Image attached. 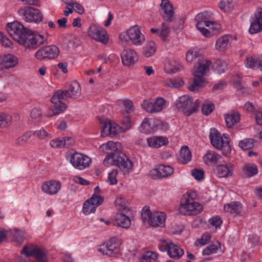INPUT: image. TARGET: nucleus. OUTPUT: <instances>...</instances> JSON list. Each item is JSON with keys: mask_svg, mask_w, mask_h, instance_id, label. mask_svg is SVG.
Masks as SVG:
<instances>
[{"mask_svg": "<svg viewBox=\"0 0 262 262\" xmlns=\"http://www.w3.org/2000/svg\"><path fill=\"white\" fill-rule=\"evenodd\" d=\"M211 64V62L209 60H204L199 62L198 67L193 73L194 79L192 83L188 87L189 91L195 92L203 86L205 82L204 76L209 71Z\"/></svg>", "mask_w": 262, "mask_h": 262, "instance_id": "1", "label": "nucleus"}, {"mask_svg": "<svg viewBox=\"0 0 262 262\" xmlns=\"http://www.w3.org/2000/svg\"><path fill=\"white\" fill-rule=\"evenodd\" d=\"M209 137L211 145L215 148L221 150L224 156L229 155L231 151L230 141L225 134L223 138L219 131L215 128H211L210 129Z\"/></svg>", "mask_w": 262, "mask_h": 262, "instance_id": "2", "label": "nucleus"}, {"mask_svg": "<svg viewBox=\"0 0 262 262\" xmlns=\"http://www.w3.org/2000/svg\"><path fill=\"white\" fill-rule=\"evenodd\" d=\"M103 164L106 166L115 165L124 171H128L133 166L132 162L124 154L120 152L118 154L111 155V157L106 156Z\"/></svg>", "mask_w": 262, "mask_h": 262, "instance_id": "3", "label": "nucleus"}, {"mask_svg": "<svg viewBox=\"0 0 262 262\" xmlns=\"http://www.w3.org/2000/svg\"><path fill=\"white\" fill-rule=\"evenodd\" d=\"M62 90H59L52 96L51 102L52 104L46 115L48 117H51L58 115L67 108V105L63 102L66 98L63 95Z\"/></svg>", "mask_w": 262, "mask_h": 262, "instance_id": "4", "label": "nucleus"}, {"mask_svg": "<svg viewBox=\"0 0 262 262\" xmlns=\"http://www.w3.org/2000/svg\"><path fill=\"white\" fill-rule=\"evenodd\" d=\"M30 30L29 29L26 28L23 24L17 21L8 23L7 25L8 33L19 44L21 42H24V37L27 34V32Z\"/></svg>", "mask_w": 262, "mask_h": 262, "instance_id": "5", "label": "nucleus"}, {"mask_svg": "<svg viewBox=\"0 0 262 262\" xmlns=\"http://www.w3.org/2000/svg\"><path fill=\"white\" fill-rule=\"evenodd\" d=\"M24 40V42H21L20 44L30 50H35L41 45L48 43L47 38L43 35L34 34L31 30L27 32Z\"/></svg>", "mask_w": 262, "mask_h": 262, "instance_id": "6", "label": "nucleus"}, {"mask_svg": "<svg viewBox=\"0 0 262 262\" xmlns=\"http://www.w3.org/2000/svg\"><path fill=\"white\" fill-rule=\"evenodd\" d=\"M202 210V205L198 202L189 199H182L179 209L180 213L185 215L198 214Z\"/></svg>", "mask_w": 262, "mask_h": 262, "instance_id": "7", "label": "nucleus"}, {"mask_svg": "<svg viewBox=\"0 0 262 262\" xmlns=\"http://www.w3.org/2000/svg\"><path fill=\"white\" fill-rule=\"evenodd\" d=\"M18 13L23 19L28 23H38L42 20V15L40 11L32 7H25L20 9Z\"/></svg>", "mask_w": 262, "mask_h": 262, "instance_id": "8", "label": "nucleus"}, {"mask_svg": "<svg viewBox=\"0 0 262 262\" xmlns=\"http://www.w3.org/2000/svg\"><path fill=\"white\" fill-rule=\"evenodd\" d=\"M120 244L118 238L113 237L101 245L98 250L103 255L112 257L116 256L119 252Z\"/></svg>", "mask_w": 262, "mask_h": 262, "instance_id": "9", "label": "nucleus"}, {"mask_svg": "<svg viewBox=\"0 0 262 262\" xmlns=\"http://www.w3.org/2000/svg\"><path fill=\"white\" fill-rule=\"evenodd\" d=\"M103 198L100 195L93 194L91 198L86 200L82 207V211L85 215H89L95 213L96 208L103 202Z\"/></svg>", "mask_w": 262, "mask_h": 262, "instance_id": "10", "label": "nucleus"}, {"mask_svg": "<svg viewBox=\"0 0 262 262\" xmlns=\"http://www.w3.org/2000/svg\"><path fill=\"white\" fill-rule=\"evenodd\" d=\"M70 162L77 169L83 170L89 167L92 162L88 156L78 152H75L71 157Z\"/></svg>", "mask_w": 262, "mask_h": 262, "instance_id": "11", "label": "nucleus"}, {"mask_svg": "<svg viewBox=\"0 0 262 262\" xmlns=\"http://www.w3.org/2000/svg\"><path fill=\"white\" fill-rule=\"evenodd\" d=\"M59 53L58 48L55 46H48L39 49L35 54V57L42 60L46 58L54 59Z\"/></svg>", "mask_w": 262, "mask_h": 262, "instance_id": "12", "label": "nucleus"}, {"mask_svg": "<svg viewBox=\"0 0 262 262\" xmlns=\"http://www.w3.org/2000/svg\"><path fill=\"white\" fill-rule=\"evenodd\" d=\"M176 106L181 110L186 116H189L195 112V106H192V98L188 95H184L179 98L176 101Z\"/></svg>", "mask_w": 262, "mask_h": 262, "instance_id": "13", "label": "nucleus"}, {"mask_svg": "<svg viewBox=\"0 0 262 262\" xmlns=\"http://www.w3.org/2000/svg\"><path fill=\"white\" fill-rule=\"evenodd\" d=\"M89 34L92 38L106 44L108 38L106 31L101 27L95 25H91L89 28Z\"/></svg>", "mask_w": 262, "mask_h": 262, "instance_id": "14", "label": "nucleus"}, {"mask_svg": "<svg viewBox=\"0 0 262 262\" xmlns=\"http://www.w3.org/2000/svg\"><path fill=\"white\" fill-rule=\"evenodd\" d=\"M213 14L211 12L205 11L198 13L195 17L194 20L197 23L204 24L205 27H209L212 26V28L220 29V25L216 21L212 20Z\"/></svg>", "mask_w": 262, "mask_h": 262, "instance_id": "15", "label": "nucleus"}, {"mask_svg": "<svg viewBox=\"0 0 262 262\" xmlns=\"http://www.w3.org/2000/svg\"><path fill=\"white\" fill-rule=\"evenodd\" d=\"M262 31V8H257L253 16L250 18V26L249 32L253 34Z\"/></svg>", "mask_w": 262, "mask_h": 262, "instance_id": "16", "label": "nucleus"}, {"mask_svg": "<svg viewBox=\"0 0 262 262\" xmlns=\"http://www.w3.org/2000/svg\"><path fill=\"white\" fill-rule=\"evenodd\" d=\"M174 172L173 168L170 165L161 164L150 170V173L154 179L167 178Z\"/></svg>", "mask_w": 262, "mask_h": 262, "instance_id": "17", "label": "nucleus"}, {"mask_svg": "<svg viewBox=\"0 0 262 262\" xmlns=\"http://www.w3.org/2000/svg\"><path fill=\"white\" fill-rule=\"evenodd\" d=\"M126 34L133 44L136 46L141 45L145 40L144 35L137 26L130 27L126 31Z\"/></svg>", "mask_w": 262, "mask_h": 262, "instance_id": "18", "label": "nucleus"}, {"mask_svg": "<svg viewBox=\"0 0 262 262\" xmlns=\"http://www.w3.org/2000/svg\"><path fill=\"white\" fill-rule=\"evenodd\" d=\"M204 163L209 166H214L224 162L221 155L213 150H208L203 157Z\"/></svg>", "mask_w": 262, "mask_h": 262, "instance_id": "19", "label": "nucleus"}, {"mask_svg": "<svg viewBox=\"0 0 262 262\" xmlns=\"http://www.w3.org/2000/svg\"><path fill=\"white\" fill-rule=\"evenodd\" d=\"M60 188L61 183L55 180L46 181L41 186L42 191L51 195L57 193Z\"/></svg>", "mask_w": 262, "mask_h": 262, "instance_id": "20", "label": "nucleus"}, {"mask_svg": "<svg viewBox=\"0 0 262 262\" xmlns=\"http://www.w3.org/2000/svg\"><path fill=\"white\" fill-rule=\"evenodd\" d=\"M121 58L124 65L129 66L135 63L137 59V53L133 49H124L121 53Z\"/></svg>", "mask_w": 262, "mask_h": 262, "instance_id": "21", "label": "nucleus"}, {"mask_svg": "<svg viewBox=\"0 0 262 262\" xmlns=\"http://www.w3.org/2000/svg\"><path fill=\"white\" fill-rule=\"evenodd\" d=\"M18 64V59L16 56L11 54L4 56L0 59V71L15 67Z\"/></svg>", "mask_w": 262, "mask_h": 262, "instance_id": "22", "label": "nucleus"}, {"mask_svg": "<svg viewBox=\"0 0 262 262\" xmlns=\"http://www.w3.org/2000/svg\"><path fill=\"white\" fill-rule=\"evenodd\" d=\"M66 98L77 99L81 95L80 86L77 81L72 82L69 86L68 90L62 91Z\"/></svg>", "mask_w": 262, "mask_h": 262, "instance_id": "23", "label": "nucleus"}, {"mask_svg": "<svg viewBox=\"0 0 262 262\" xmlns=\"http://www.w3.org/2000/svg\"><path fill=\"white\" fill-rule=\"evenodd\" d=\"M160 6L164 12V19L166 21H171L174 13L172 4L168 0H161Z\"/></svg>", "mask_w": 262, "mask_h": 262, "instance_id": "24", "label": "nucleus"}, {"mask_svg": "<svg viewBox=\"0 0 262 262\" xmlns=\"http://www.w3.org/2000/svg\"><path fill=\"white\" fill-rule=\"evenodd\" d=\"M233 165L231 163L219 164L216 166V171L219 177L226 178L232 174Z\"/></svg>", "mask_w": 262, "mask_h": 262, "instance_id": "25", "label": "nucleus"}, {"mask_svg": "<svg viewBox=\"0 0 262 262\" xmlns=\"http://www.w3.org/2000/svg\"><path fill=\"white\" fill-rule=\"evenodd\" d=\"M166 215L162 212H154L151 215L150 225L152 227H163L165 225Z\"/></svg>", "mask_w": 262, "mask_h": 262, "instance_id": "26", "label": "nucleus"}, {"mask_svg": "<svg viewBox=\"0 0 262 262\" xmlns=\"http://www.w3.org/2000/svg\"><path fill=\"white\" fill-rule=\"evenodd\" d=\"M224 210L234 215H242V204L239 202H232L224 205Z\"/></svg>", "mask_w": 262, "mask_h": 262, "instance_id": "27", "label": "nucleus"}, {"mask_svg": "<svg viewBox=\"0 0 262 262\" xmlns=\"http://www.w3.org/2000/svg\"><path fill=\"white\" fill-rule=\"evenodd\" d=\"M184 254V250L179 245L171 242L169 246L168 255L174 259H180Z\"/></svg>", "mask_w": 262, "mask_h": 262, "instance_id": "28", "label": "nucleus"}, {"mask_svg": "<svg viewBox=\"0 0 262 262\" xmlns=\"http://www.w3.org/2000/svg\"><path fill=\"white\" fill-rule=\"evenodd\" d=\"M114 224L118 227L127 228L129 227L131 225V221L130 218L124 213H118L116 215L115 223Z\"/></svg>", "mask_w": 262, "mask_h": 262, "instance_id": "29", "label": "nucleus"}, {"mask_svg": "<svg viewBox=\"0 0 262 262\" xmlns=\"http://www.w3.org/2000/svg\"><path fill=\"white\" fill-rule=\"evenodd\" d=\"M258 172L257 166L254 163H247L242 167V175L244 178H250Z\"/></svg>", "mask_w": 262, "mask_h": 262, "instance_id": "30", "label": "nucleus"}, {"mask_svg": "<svg viewBox=\"0 0 262 262\" xmlns=\"http://www.w3.org/2000/svg\"><path fill=\"white\" fill-rule=\"evenodd\" d=\"M147 142L149 146L154 148H159L162 146L166 145L168 141L166 137H153L147 138Z\"/></svg>", "mask_w": 262, "mask_h": 262, "instance_id": "31", "label": "nucleus"}, {"mask_svg": "<svg viewBox=\"0 0 262 262\" xmlns=\"http://www.w3.org/2000/svg\"><path fill=\"white\" fill-rule=\"evenodd\" d=\"M121 143L114 141H108L105 144L106 150L108 153L106 156H110L113 154H118L121 152Z\"/></svg>", "mask_w": 262, "mask_h": 262, "instance_id": "32", "label": "nucleus"}, {"mask_svg": "<svg viewBox=\"0 0 262 262\" xmlns=\"http://www.w3.org/2000/svg\"><path fill=\"white\" fill-rule=\"evenodd\" d=\"M191 159V153L187 146H182L178 158L180 162L187 164Z\"/></svg>", "mask_w": 262, "mask_h": 262, "instance_id": "33", "label": "nucleus"}, {"mask_svg": "<svg viewBox=\"0 0 262 262\" xmlns=\"http://www.w3.org/2000/svg\"><path fill=\"white\" fill-rule=\"evenodd\" d=\"M226 125L228 127H232L234 125L240 120V115L238 113L226 114L224 115Z\"/></svg>", "mask_w": 262, "mask_h": 262, "instance_id": "34", "label": "nucleus"}, {"mask_svg": "<svg viewBox=\"0 0 262 262\" xmlns=\"http://www.w3.org/2000/svg\"><path fill=\"white\" fill-rule=\"evenodd\" d=\"M230 38L228 35H224L219 38L215 43L216 49L219 50H224L227 47Z\"/></svg>", "mask_w": 262, "mask_h": 262, "instance_id": "35", "label": "nucleus"}, {"mask_svg": "<svg viewBox=\"0 0 262 262\" xmlns=\"http://www.w3.org/2000/svg\"><path fill=\"white\" fill-rule=\"evenodd\" d=\"M12 123V116L7 114L0 112V127H5L10 126Z\"/></svg>", "mask_w": 262, "mask_h": 262, "instance_id": "36", "label": "nucleus"}, {"mask_svg": "<svg viewBox=\"0 0 262 262\" xmlns=\"http://www.w3.org/2000/svg\"><path fill=\"white\" fill-rule=\"evenodd\" d=\"M157 258L156 253L151 251H147L142 254L140 257V262H154Z\"/></svg>", "mask_w": 262, "mask_h": 262, "instance_id": "37", "label": "nucleus"}, {"mask_svg": "<svg viewBox=\"0 0 262 262\" xmlns=\"http://www.w3.org/2000/svg\"><path fill=\"white\" fill-rule=\"evenodd\" d=\"M32 132V136L36 135L37 138L41 140H44L48 138H51V134L43 127L41 128L39 130Z\"/></svg>", "mask_w": 262, "mask_h": 262, "instance_id": "38", "label": "nucleus"}, {"mask_svg": "<svg viewBox=\"0 0 262 262\" xmlns=\"http://www.w3.org/2000/svg\"><path fill=\"white\" fill-rule=\"evenodd\" d=\"M32 136V132L29 131L26 132L22 136L18 137L15 140V144L17 146L23 145L25 144L29 139Z\"/></svg>", "mask_w": 262, "mask_h": 262, "instance_id": "39", "label": "nucleus"}, {"mask_svg": "<svg viewBox=\"0 0 262 262\" xmlns=\"http://www.w3.org/2000/svg\"><path fill=\"white\" fill-rule=\"evenodd\" d=\"M101 136L105 137L110 135L111 122L110 120L101 122Z\"/></svg>", "mask_w": 262, "mask_h": 262, "instance_id": "40", "label": "nucleus"}, {"mask_svg": "<svg viewBox=\"0 0 262 262\" xmlns=\"http://www.w3.org/2000/svg\"><path fill=\"white\" fill-rule=\"evenodd\" d=\"M154 103V113H158L161 111L165 106L166 101L161 97H158Z\"/></svg>", "mask_w": 262, "mask_h": 262, "instance_id": "41", "label": "nucleus"}, {"mask_svg": "<svg viewBox=\"0 0 262 262\" xmlns=\"http://www.w3.org/2000/svg\"><path fill=\"white\" fill-rule=\"evenodd\" d=\"M220 247L221 244L219 242H217L216 244H211L206 247V248L203 250L202 254L204 255H209L216 253L219 248Z\"/></svg>", "mask_w": 262, "mask_h": 262, "instance_id": "42", "label": "nucleus"}, {"mask_svg": "<svg viewBox=\"0 0 262 262\" xmlns=\"http://www.w3.org/2000/svg\"><path fill=\"white\" fill-rule=\"evenodd\" d=\"M115 205L120 211L126 213L129 211V209L125 202V200L122 198H118L115 201Z\"/></svg>", "mask_w": 262, "mask_h": 262, "instance_id": "43", "label": "nucleus"}, {"mask_svg": "<svg viewBox=\"0 0 262 262\" xmlns=\"http://www.w3.org/2000/svg\"><path fill=\"white\" fill-rule=\"evenodd\" d=\"M258 59L259 58L256 56L248 57L245 61V66L247 68L252 69L253 70L256 69Z\"/></svg>", "mask_w": 262, "mask_h": 262, "instance_id": "44", "label": "nucleus"}, {"mask_svg": "<svg viewBox=\"0 0 262 262\" xmlns=\"http://www.w3.org/2000/svg\"><path fill=\"white\" fill-rule=\"evenodd\" d=\"M152 212L150 211L148 207L145 206L141 212V219L144 223L147 222L150 225L151 220Z\"/></svg>", "mask_w": 262, "mask_h": 262, "instance_id": "45", "label": "nucleus"}, {"mask_svg": "<svg viewBox=\"0 0 262 262\" xmlns=\"http://www.w3.org/2000/svg\"><path fill=\"white\" fill-rule=\"evenodd\" d=\"M118 174V171L117 169H113L108 173L106 182L111 185L117 184L118 182V180L117 179Z\"/></svg>", "mask_w": 262, "mask_h": 262, "instance_id": "46", "label": "nucleus"}, {"mask_svg": "<svg viewBox=\"0 0 262 262\" xmlns=\"http://www.w3.org/2000/svg\"><path fill=\"white\" fill-rule=\"evenodd\" d=\"M219 7L225 12L229 11L233 8L232 0H221L219 3Z\"/></svg>", "mask_w": 262, "mask_h": 262, "instance_id": "47", "label": "nucleus"}, {"mask_svg": "<svg viewBox=\"0 0 262 262\" xmlns=\"http://www.w3.org/2000/svg\"><path fill=\"white\" fill-rule=\"evenodd\" d=\"M26 233L24 231L16 230L14 234V241L16 245L19 246L24 242Z\"/></svg>", "mask_w": 262, "mask_h": 262, "instance_id": "48", "label": "nucleus"}, {"mask_svg": "<svg viewBox=\"0 0 262 262\" xmlns=\"http://www.w3.org/2000/svg\"><path fill=\"white\" fill-rule=\"evenodd\" d=\"M239 146L243 150L251 149L254 146V140L251 138L245 139L239 142Z\"/></svg>", "mask_w": 262, "mask_h": 262, "instance_id": "49", "label": "nucleus"}, {"mask_svg": "<svg viewBox=\"0 0 262 262\" xmlns=\"http://www.w3.org/2000/svg\"><path fill=\"white\" fill-rule=\"evenodd\" d=\"M199 55L196 50L190 49L186 53V59L188 62H192L198 57Z\"/></svg>", "mask_w": 262, "mask_h": 262, "instance_id": "50", "label": "nucleus"}, {"mask_svg": "<svg viewBox=\"0 0 262 262\" xmlns=\"http://www.w3.org/2000/svg\"><path fill=\"white\" fill-rule=\"evenodd\" d=\"M179 64L174 61H170L165 65V70L167 72L174 73L178 71Z\"/></svg>", "mask_w": 262, "mask_h": 262, "instance_id": "51", "label": "nucleus"}, {"mask_svg": "<svg viewBox=\"0 0 262 262\" xmlns=\"http://www.w3.org/2000/svg\"><path fill=\"white\" fill-rule=\"evenodd\" d=\"M214 105L212 103L205 102L202 106V112L203 115L207 116L214 110Z\"/></svg>", "mask_w": 262, "mask_h": 262, "instance_id": "52", "label": "nucleus"}, {"mask_svg": "<svg viewBox=\"0 0 262 262\" xmlns=\"http://www.w3.org/2000/svg\"><path fill=\"white\" fill-rule=\"evenodd\" d=\"M156 51V46L154 42H150L143 51V54L146 57L152 56Z\"/></svg>", "mask_w": 262, "mask_h": 262, "instance_id": "53", "label": "nucleus"}, {"mask_svg": "<svg viewBox=\"0 0 262 262\" xmlns=\"http://www.w3.org/2000/svg\"><path fill=\"white\" fill-rule=\"evenodd\" d=\"M162 29L161 31H159V36L163 40H166L168 36V34L170 32V29L168 26L163 23L162 24Z\"/></svg>", "mask_w": 262, "mask_h": 262, "instance_id": "54", "label": "nucleus"}, {"mask_svg": "<svg viewBox=\"0 0 262 262\" xmlns=\"http://www.w3.org/2000/svg\"><path fill=\"white\" fill-rule=\"evenodd\" d=\"M68 5L71 7L73 10H74L75 11H76L77 13L80 14H82L83 13H84V9L83 7V6L78 3L77 2H70Z\"/></svg>", "mask_w": 262, "mask_h": 262, "instance_id": "55", "label": "nucleus"}, {"mask_svg": "<svg viewBox=\"0 0 262 262\" xmlns=\"http://www.w3.org/2000/svg\"><path fill=\"white\" fill-rule=\"evenodd\" d=\"M142 108L147 112L154 113V103L149 100H144L141 104Z\"/></svg>", "mask_w": 262, "mask_h": 262, "instance_id": "56", "label": "nucleus"}, {"mask_svg": "<svg viewBox=\"0 0 262 262\" xmlns=\"http://www.w3.org/2000/svg\"><path fill=\"white\" fill-rule=\"evenodd\" d=\"M195 26L197 29L199 30L205 37H209L212 35V33L205 28V25L204 24L196 23Z\"/></svg>", "mask_w": 262, "mask_h": 262, "instance_id": "57", "label": "nucleus"}, {"mask_svg": "<svg viewBox=\"0 0 262 262\" xmlns=\"http://www.w3.org/2000/svg\"><path fill=\"white\" fill-rule=\"evenodd\" d=\"M41 111L38 108H34L30 113V117L33 120L39 121L41 117Z\"/></svg>", "mask_w": 262, "mask_h": 262, "instance_id": "58", "label": "nucleus"}, {"mask_svg": "<svg viewBox=\"0 0 262 262\" xmlns=\"http://www.w3.org/2000/svg\"><path fill=\"white\" fill-rule=\"evenodd\" d=\"M171 242L170 240L168 239L161 240V243L158 245L159 249L161 252L167 251L168 252L169 246H170V243H171Z\"/></svg>", "mask_w": 262, "mask_h": 262, "instance_id": "59", "label": "nucleus"}, {"mask_svg": "<svg viewBox=\"0 0 262 262\" xmlns=\"http://www.w3.org/2000/svg\"><path fill=\"white\" fill-rule=\"evenodd\" d=\"M168 84L171 88H178L184 84V81L181 78H174L170 79Z\"/></svg>", "mask_w": 262, "mask_h": 262, "instance_id": "60", "label": "nucleus"}, {"mask_svg": "<svg viewBox=\"0 0 262 262\" xmlns=\"http://www.w3.org/2000/svg\"><path fill=\"white\" fill-rule=\"evenodd\" d=\"M123 105L126 113H130L134 110V107L132 101L129 99H125L123 101Z\"/></svg>", "mask_w": 262, "mask_h": 262, "instance_id": "61", "label": "nucleus"}, {"mask_svg": "<svg viewBox=\"0 0 262 262\" xmlns=\"http://www.w3.org/2000/svg\"><path fill=\"white\" fill-rule=\"evenodd\" d=\"M50 144L53 148H57L63 147V143L62 137L52 140L50 141Z\"/></svg>", "mask_w": 262, "mask_h": 262, "instance_id": "62", "label": "nucleus"}, {"mask_svg": "<svg viewBox=\"0 0 262 262\" xmlns=\"http://www.w3.org/2000/svg\"><path fill=\"white\" fill-rule=\"evenodd\" d=\"M209 223L212 226L215 227L216 228H220L223 222L221 217L219 216H215L212 217L209 220Z\"/></svg>", "mask_w": 262, "mask_h": 262, "instance_id": "63", "label": "nucleus"}, {"mask_svg": "<svg viewBox=\"0 0 262 262\" xmlns=\"http://www.w3.org/2000/svg\"><path fill=\"white\" fill-rule=\"evenodd\" d=\"M204 172L202 169H193L192 170V175L194 178L198 181H201L204 178Z\"/></svg>", "mask_w": 262, "mask_h": 262, "instance_id": "64", "label": "nucleus"}]
</instances>
